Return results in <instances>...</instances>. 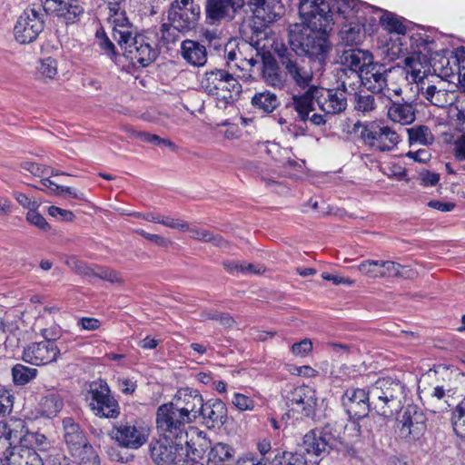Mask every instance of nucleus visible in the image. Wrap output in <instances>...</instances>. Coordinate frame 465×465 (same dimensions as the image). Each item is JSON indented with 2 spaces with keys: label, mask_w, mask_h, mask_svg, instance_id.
<instances>
[{
  "label": "nucleus",
  "mask_w": 465,
  "mask_h": 465,
  "mask_svg": "<svg viewBox=\"0 0 465 465\" xmlns=\"http://www.w3.org/2000/svg\"><path fill=\"white\" fill-rule=\"evenodd\" d=\"M148 450L155 465H173L183 450V441L178 442L177 440L161 436L151 440Z\"/></svg>",
  "instance_id": "nucleus-17"
},
{
  "label": "nucleus",
  "mask_w": 465,
  "mask_h": 465,
  "mask_svg": "<svg viewBox=\"0 0 465 465\" xmlns=\"http://www.w3.org/2000/svg\"><path fill=\"white\" fill-rule=\"evenodd\" d=\"M286 407L290 411L304 417H312L318 406L316 391L307 385H287L282 391Z\"/></svg>",
  "instance_id": "nucleus-7"
},
{
  "label": "nucleus",
  "mask_w": 465,
  "mask_h": 465,
  "mask_svg": "<svg viewBox=\"0 0 465 465\" xmlns=\"http://www.w3.org/2000/svg\"><path fill=\"white\" fill-rule=\"evenodd\" d=\"M419 89L422 97L431 105L443 108L452 104L451 94L445 88V83L441 79L436 84L422 82Z\"/></svg>",
  "instance_id": "nucleus-25"
},
{
  "label": "nucleus",
  "mask_w": 465,
  "mask_h": 465,
  "mask_svg": "<svg viewBox=\"0 0 465 465\" xmlns=\"http://www.w3.org/2000/svg\"><path fill=\"white\" fill-rule=\"evenodd\" d=\"M113 37L124 50L126 58L143 67L153 63L159 54L154 39L150 35L133 32L128 23H117L113 30Z\"/></svg>",
  "instance_id": "nucleus-2"
},
{
  "label": "nucleus",
  "mask_w": 465,
  "mask_h": 465,
  "mask_svg": "<svg viewBox=\"0 0 465 465\" xmlns=\"http://www.w3.org/2000/svg\"><path fill=\"white\" fill-rule=\"evenodd\" d=\"M94 278H99L112 283H121L123 282L118 272L96 264H94L90 280Z\"/></svg>",
  "instance_id": "nucleus-51"
},
{
  "label": "nucleus",
  "mask_w": 465,
  "mask_h": 465,
  "mask_svg": "<svg viewBox=\"0 0 465 465\" xmlns=\"http://www.w3.org/2000/svg\"><path fill=\"white\" fill-rule=\"evenodd\" d=\"M406 132L411 144L420 143L422 145H430L434 143V135L426 125H414L406 129Z\"/></svg>",
  "instance_id": "nucleus-42"
},
{
  "label": "nucleus",
  "mask_w": 465,
  "mask_h": 465,
  "mask_svg": "<svg viewBox=\"0 0 465 465\" xmlns=\"http://www.w3.org/2000/svg\"><path fill=\"white\" fill-rule=\"evenodd\" d=\"M339 432L330 423L320 429H314L305 434L302 448L308 454L323 456L336 447Z\"/></svg>",
  "instance_id": "nucleus-11"
},
{
  "label": "nucleus",
  "mask_w": 465,
  "mask_h": 465,
  "mask_svg": "<svg viewBox=\"0 0 465 465\" xmlns=\"http://www.w3.org/2000/svg\"><path fill=\"white\" fill-rule=\"evenodd\" d=\"M192 424L172 402L162 404L156 411V429L160 436L183 441L188 436L187 426Z\"/></svg>",
  "instance_id": "nucleus-6"
},
{
  "label": "nucleus",
  "mask_w": 465,
  "mask_h": 465,
  "mask_svg": "<svg viewBox=\"0 0 465 465\" xmlns=\"http://www.w3.org/2000/svg\"><path fill=\"white\" fill-rule=\"evenodd\" d=\"M45 14L39 8L25 10L18 17L14 28V35L17 42L22 45L30 44L36 40L44 30Z\"/></svg>",
  "instance_id": "nucleus-12"
},
{
  "label": "nucleus",
  "mask_w": 465,
  "mask_h": 465,
  "mask_svg": "<svg viewBox=\"0 0 465 465\" xmlns=\"http://www.w3.org/2000/svg\"><path fill=\"white\" fill-rule=\"evenodd\" d=\"M181 55L188 64L194 66H203L207 61L205 46L190 39L183 41L181 45Z\"/></svg>",
  "instance_id": "nucleus-30"
},
{
  "label": "nucleus",
  "mask_w": 465,
  "mask_h": 465,
  "mask_svg": "<svg viewBox=\"0 0 465 465\" xmlns=\"http://www.w3.org/2000/svg\"><path fill=\"white\" fill-rule=\"evenodd\" d=\"M299 13L304 23V26L331 27L332 15L331 3L325 0H301Z\"/></svg>",
  "instance_id": "nucleus-15"
},
{
  "label": "nucleus",
  "mask_w": 465,
  "mask_h": 465,
  "mask_svg": "<svg viewBox=\"0 0 465 465\" xmlns=\"http://www.w3.org/2000/svg\"><path fill=\"white\" fill-rule=\"evenodd\" d=\"M160 224H163L166 227L176 229L182 232L189 230V223L183 220L176 219L169 216H161L160 215Z\"/></svg>",
  "instance_id": "nucleus-58"
},
{
  "label": "nucleus",
  "mask_w": 465,
  "mask_h": 465,
  "mask_svg": "<svg viewBox=\"0 0 465 465\" xmlns=\"http://www.w3.org/2000/svg\"><path fill=\"white\" fill-rule=\"evenodd\" d=\"M247 5L254 17L264 26L278 20L283 13L279 0H248Z\"/></svg>",
  "instance_id": "nucleus-22"
},
{
  "label": "nucleus",
  "mask_w": 465,
  "mask_h": 465,
  "mask_svg": "<svg viewBox=\"0 0 465 465\" xmlns=\"http://www.w3.org/2000/svg\"><path fill=\"white\" fill-rule=\"evenodd\" d=\"M370 394L375 411L382 417H390L402 408L406 387L398 380L381 378L370 387Z\"/></svg>",
  "instance_id": "nucleus-3"
},
{
  "label": "nucleus",
  "mask_w": 465,
  "mask_h": 465,
  "mask_svg": "<svg viewBox=\"0 0 465 465\" xmlns=\"http://www.w3.org/2000/svg\"><path fill=\"white\" fill-rule=\"evenodd\" d=\"M364 143L378 152L393 150L401 142V136L391 127L372 124L361 131Z\"/></svg>",
  "instance_id": "nucleus-13"
},
{
  "label": "nucleus",
  "mask_w": 465,
  "mask_h": 465,
  "mask_svg": "<svg viewBox=\"0 0 465 465\" xmlns=\"http://www.w3.org/2000/svg\"><path fill=\"white\" fill-rule=\"evenodd\" d=\"M454 156L459 161H465V135L460 136L453 143Z\"/></svg>",
  "instance_id": "nucleus-64"
},
{
  "label": "nucleus",
  "mask_w": 465,
  "mask_h": 465,
  "mask_svg": "<svg viewBox=\"0 0 465 465\" xmlns=\"http://www.w3.org/2000/svg\"><path fill=\"white\" fill-rule=\"evenodd\" d=\"M440 64L442 74L450 76L457 74L459 81L465 84V59L460 62L457 56L451 55L450 59L442 57Z\"/></svg>",
  "instance_id": "nucleus-41"
},
{
  "label": "nucleus",
  "mask_w": 465,
  "mask_h": 465,
  "mask_svg": "<svg viewBox=\"0 0 465 465\" xmlns=\"http://www.w3.org/2000/svg\"><path fill=\"white\" fill-rule=\"evenodd\" d=\"M171 402L188 421L193 423L201 416L204 401L197 390L183 388L176 392Z\"/></svg>",
  "instance_id": "nucleus-18"
},
{
  "label": "nucleus",
  "mask_w": 465,
  "mask_h": 465,
  "mask_svg": "<svg viewBox=\"0 0 465 465\" xmlns=\"http://www.w3.org/2000/svg\"><path fill=\"white\" fill-rule=\"evenodd\" d=\"M96 35L100 39L99 46L104 51V53L110 58L115 57V46L113 42L104 33L100 35L99 32H97Z\"/></svg>",
  "instance_id": "nucleus-60"
},
{
  "label": "nucleus",
  "mask_w": 465,
  "mask_h": 465,
  "mask_svg": "<svg viewBox=\"0 0 465 465\" xmlns=\"http://www.w3.org/2000/svg\"><path fill=\"white\" fill-rule=\"evenodd\" d=\"M383 278L399 277L404 279H411L416 272L409 266H405L393 261H383Z\"/></svg>",
  "instance_id": "nucleus-43"
},
{
  "label": "nucleus",
  "mask_w": 465,
  "mask_h": 465,
  "mask_svg": "<svg viewBox=\"0 0 465 465\" xmlns=\"http://www.w3.org/2000/svg\"><path fill=\"white\" fill-rule=\"evenodd\" d=\"M306 88L307 90L304 93L294 94L290 103V106L295 110L299 119L302 122L307 121L310 113L314 110L313 103L316 102L318 104V93L321 92V88L316 85Z\"/></svg>",
  "instance_id": "nucleus-27"
},
{
  "label": "nucleus",
  "mask_w": 465,
  "mask_h": 465,
  "mask_svg": "<svg viewBox=\"0 0 465 465\" xmlns=\"http://www.w3.org/2000/svg\"><path fill=\"white\" fill-rule=\"evenodd\" d=\"M312 350V342L309 339H304L292 346V351L296 356H305Z\"/></svg>",
  "instance_id": "nucleus-62"
},
{
  "label": "nucleus",
  "mask_w": 465,
  "mask_h": 465,
  "mask_svg": "<svg viewBox=\"0 0 465 465\" xmlns=\"http://www.w3.org/2000/svg\"><path fill=\"white\" fill-rule=\"evenodd\" d=\"M110 435L120 446L137 450L147 441L149 430L134 421H119L114 425Z\"/></svg>",
  "instance_id": "nucleus-14"
},
{
  "label": "nucleus",
  "mask_w": 465,
  "mask_h": 465,
  "mask_svg": "<svg viewBox=\"0 0 465 465\" xmlns=\"http://www.w3.org/2000/svg\"><path fill=\"white\" fill-rule=\"evenodd\" d=\"M387 116L393 123L411 124L415 121V106L411 103L391 100L387 105Z\"/></svg>",
  "instance_id": "nucleus-29"
},
{
  "label": "nucleus",
  "mask_w": 465,
  "mask_h": 465,
  "mask_svg": "<svg viewBox=\"0 0 465 465\" xmlns=\"http://www.w3.org/2000/svg\"><path fill=\"white\" fill-rule=\"evenodd\" d=\"M331 27L304 26L294 25L289 30V44L296 52L302 53L313 62L318 70H324L328 57L332 50L329 39Z\"/></svg>",
  "instance_id": "nucleus-1"
},
{
  "label": "nucleus",
  "mask_w": 465,
  "mask_h": 465,
  "mask_svg": "<svg viewBox=\"0 0 465 465\" xmlns=\"http://www.w3.org/2000/svg\"><path fill=\"white\" fill-rule=\"evenodd\" d=\"M64 401L62 397L54 392L44 396L40 401V411L43 416L52 418L63 409Z\"/></svg>",
  "instance_id": "nucleus-40"
},
{
  "label": "nucleus",
  "mask_w": 465,
  "mask_h": 465,
  "mask_svg": "<svg viewBox=\"0 0 465 465\" xmlns=\"http://www.w3.org/2000/svg\"><path fill=\"white\" fill-rule=\"evenodd\" d=\"M179 31L173 26L172 23H164L160 28V39L164 45L175 43L179 39Z\"/></svg>",
  "instance_id": "nucleus-53"
},
{
  "label": "nucleus",
  "mask_w": 465,
  "mask_h": 465,
  "mask_svg": "<svg viewBox=\"0 0 465 465\" xmlns=\"http://www.w3.org/2000/svg\"><path fill=\"white\" fill-rule=\"evenodd\" d=\"M186 446L187 455H192L193 459L202 458L203 455L210 449L211 441L206 437V434L198 430L192 431L191 438L183 440V445Z\"/></svg>",
  "instance_id": "nucleus-34"
},
{
  "label": "nucleus",
  "mask_w": 465,
  "mask_h": 465,
  "mask_svg": "<svg viewBox=\"0 0 465 465\" xmlns=\"http://www.w3.org/2000/svg\"><path fill=\"white\" fill-rule=\"evenodd\" d=\"M235 461V450L229 444L216 442L210 447L207 465H232Z\"/></svg>",
  "instance_id": "nucleus-33"
},
{
  "label": "nucleus",
  "mask_w": 465,
  "mask_h": 465,
  "mask_svg": "<svg viewBox=\"0 0 465 465\" xmlns=\"http://www.w3.org/2000/svg\"><path fill=\"white\" fill-rule=\"evenodd\" d=\"M383 261L366 260L358 265V271L369 278H383Z\"/></svg>",
  "instance_id": "nucleus-50"
},
{
  "label": "nucleus",
  "mask_w": 465,
  "mask_h": 465,
  "mask_svg": "<svg viewBox=\"0 0 465 465\" xmlns=\"http://www.w3.org/2000/svg\"><path fill=\"white\" fill-rule=\"evenodd\" d=\"M60 349L54 340L34 342L24 350L23 359L34 365H44L56 361Z\"/></svg>",
  "instance_id": "nucleus-20"
},
{
  "label": "nucleus",
  "mask_w": 465,
  "mask_h": 465,
  "mask_svg": "<svg viewBox=\"0 0 465 465\" xmlns=\"http://www.w3.org/2000/svg\"><path fill=\"white\" fill-rule=\"evenodd\" d=\"M318 107L325 114H338L347 107V98L341 89H323L318 93Z\"/></svg>",
  "instance_id": "nucleus-24"
},
{
  "label": "nucleus",
  "mask_w": 465,
  "mask_h": 465,
  "mask_svg": "<svg viewBox=\"0 0 465 465\" xmlns=\"http://www.w3.org/2000/svg\"><path fill=\"white\" fill-rule=\"evenodd\" d=\"M6 465H44L39 454L25 446H14L4 453Z\"/></svg>",
  "instance_id": "nucleus-28"
},
{
  "label": "nucleus",
  "mask_w": 465,
  "mask_h": 465,
  "mask_svg": "<svg viewBox=\"0 0 465 465\" xmlns=\"http://www.w3.org/2000/svg\"><path fill=\"white\" fill-rule=\"evenodd\" d=\"M201 7L194 0H175L168 11V21L180 33H187L193 30L198 24Z\"/></svg>",
  "instance_id": "nucleus-10"
},
{
  "label": "nucleus",
  "mask_w": 465,
  "mask_h": 465,
  "mask_svg": "<svg viewBox=\"0 0 465 465\" xmlns=\"http://www.w3.org/2000/svg\"><path fill=\"white\" fill-rule=\"evenodd\" d=\"M13 196L16 200V202L22 207L27 209L28 212L36 210L41 204V203L37 199L31 198L28 195H26L25 193H23L20 192H14Z\"/></svg>",
  "instance_id": "nucleus-57"
},
{
  "label": "nucleus",
  "mask_w": 465,
  "mask_h": 465,
  "mask_svg": "<svg viewBox=\"0 0 465 465\" xmlns=\"http://www.w3.org/2000/svg\"><path fill=\"white\" fill-rule=\"evenodd\" d=\"M37 370L22 364H16L12 369L14 382L17 385H25L35 378Z\"/></svg>",
  "instance_id": "nucleus-47"
},
{
  "label": "nucleus",
  "mask_w": 465,
  "mask_h": 465,
  "mask_svg": "<svg viewBox=\"0 0 465 465\" xmlns=\"http://www.w3.org/2000/svg\"><path fill=\"white\" fill-rule=\"evenodd\" d=\"M89 393V406L95 416L107 419H116L119 416V404L111 394L106 381L99 380L92 382Z\"/></svg>",
  "instance_id": "nucleus-9"
},
{
  "label": "nucleus",
  "mask_w": 465,
  "mask_h": 465,
  "mask_svg": "<svg viewBox=\"0 0 465 465\" xmlns=\"http://www.w3.org/2000/svg\"><path fill=\"white\" fill-rule=\"evenodd\" d=\"M342 405L346 412L351 418L361 420L362 426H370L368 431L371 430V419L368 413L372 405L370 394V389L366 391L363 389L350 388L347 389L341 398ZM355 428H358L359 434H361L360 423H353Z\"/></svg>",
  "instance_id": "nucleus-8"
},
{
  "label": "nucleus",
  "mask_w": 465,
  "mask_h": 465,
  "mask_svg": "<svg viewBox=\"0 0 465 465\" xmlns=\"http://www.w3.org/2000/svg\"><path fill=\"white\" fill-rule=\"evenodd\" d=\"M200 417L213 427L223 425L226 421L227 408L221 400L208 401L203 402Z\"/></svg>",
  "instance_id": "nucleus-31"
},
{
  "label": "nucleus",
  "mask_w": 465,
  "mask_h": 465,
  "mask_svg": "<svg viewBox=\"0 0 465 465\" xmlns=\"http://www.w3.org/2000/svg\"><path fill=\"white\" fill-rule=\"evenodd\" d=\"M380 24L390 33L403 35L406 32V27L401 21L395 15L390 12L383 13L380 18Z\"/></svg>",
  "instance_id": "nucleus-48"
},
{
  "label": "nucleus",
  "mask_w": 465,
  "mask_h": 465,
  "mask_svg": "<svg viewBox=\"0 0 465 465\" xmlns=\"http://www.w3.org/2000/svg\"><path fill=\"white\" fill-rule=\"evenodd\" d=\"M391 68L381 63H375L373 60L363 71V86L371 93H381L387 87L388 74Z\"/></svg>",
  "instance_id": "nucleus-23"
},
{
  "label": "nucleus",
  "mask_w": 465,
  "mask_h": 465,
  "mask_svg": "<svg viewBox=\"0 0 465 465\" xmlns=\"http://www.w3.org/2000/svg\"><path fill=\"white\" fill-rule=\"evenodd\" d=\"M331 12L336 11L344 18L356 16L362 8H368L365 2L358 0H331Z\"/></svg>",
  "instance_id": "nucleus-37"
},
{
  "label": "nucleus",
  "mask_w": 465,
  "mask_h": 465,
  "mask_svg": "<svg viewBox=\"0 0 465 465\" xmlns=\"http://www.w3.org/2000/svg\"><path fill=\"white\" fill-rule=\"evenodd\" d=\"M26 221L43 231H47L50 228L45 217L38 213L36 210L27 212Z\"/></svg>",
  "instance_id": "nucleus-59"
},
{
  "label": "nucleus",
  "mask_w": 465,
  "mask_h": 465,
  "mask_svg": "<svg viewBox=\"0 0 465 465\" xmlns=\"http://www.w3.org/2000/svg\"><path fill=\"white\" fill-rule=\"evenodd\" d=\"M63 427L64 441L70 449L71 453L87 444L83 430L72 418H64L63 420Z\"/></svg>",
  "instance_id": "nucleus-32"
},
{
  "label": "nucleus",
  "mask_w": 465,
  "mask_h": 465,
  "mask_svg": "<svg viewBox=\"0 0 465 465\" xmlns=\"http://www.w3.org/2000/svg\"><path fill=\"white\" fill-rule=\"evenodd\" d=\"M272 465H307V460L302 453L277 451Z\"/></svg>",
  "instance_id": "nucleus-44"
},
{
  "label": "nucleus",
  "mask_w": 465,
  "mask_h": 465,
  "mask_svg": "<svg viewBox=\"0 0 465 465\" xmlns=\"http://www.w3.org/2000/svg\"><path fill=\"white\" fill-rule=\"evenodd\" d=\"M407 74H411L412 80L416 83L426 82L427 63L425 56L420 57L419 54H412L403 59Z\"/></svg>",
  "instance_id": "nucleus-36"
},
{
  "label": "nucleus",
  "mask_w": 465,
  "mask_h": 465,
  "mask_svg": "<svg viewBox=\"0 0 465 465\" xmlns=\"http://www.w3.org/2000/svg\"><path fill=\"white\" fill-rule=\"evenodd\" d=\"M41 74L46 78L53 79L57 74V62L52 57H46L41 61L39 67Z\"/></svg>",
  "instance_id": "nucleus-55"
},
{
  "label": "nucleus",
  "mask_w": 465,
  "mask_h": 465,
  "mask_svg": "<svg viewBox=\"0 0 465 465\" xmlns=\"http://www.w3.org/2000/svg\"><path fill=\"white\" fill-rule=\"evenodd\" d=\"M244 0H206L205 15L212 25L230 22L243 7Z\"/></svg>",
  "instance_id": "nucleus-19"
},
{
  "label": "nucleus",
  "mask_w": 465,
  "mask_h": 465,
  "mask_svg": "<svg viewBox=\"0 0 465 465\" xmlns=\"http://www.w3.org/2000/svg\"><path fill=\"white\" fill-rule=\"evenodd\" d=\"M279 64L286 76L301 88L311 86L314 74H322L324 70H318L313 62L302 56L293 48L282 46L276 50Z\"/></svg>",
  "instance_id": "nucleus-4"
},
{
  "label": "nucleus",
  "mask_w": 465,
  "mask_h": 465,
  "mask_svg": "<svg viewBox=\"0 0 465 465\" xmlns=\"http://www.w3.org/2000/svg\"><path fill=\"white\" fill-rule=\"evenodd\" d=\"M377 107L373 94L363 93H355L354 109L358 112L369 114Z\"/></svg>",
  "instance_id": "nucleus-49"
},
{
  "label": "nucleus",
  "mask_w": 465,
  "mask_h": 465,
  "mask_svg": "<svg viewBox=\"0 0 465 465\" xmlns=\"http://www.w3.org/2000/svg\"><path fill=\"white\" fill-rule=\"evenodd\" d=\"M341 44L346 46L361 45L365 38L364 25L360 22H351L344 25L340 33Z\"/></svg>",
  "instance_id": "nucleus-35"
},
{
  "label": "nucleus",
  "mask_w": 465,
  "mask_h": 465,
  "mask_svg": "<svg viewBox=\"0 0 465 465\" xmlns=\"http://www.w3.org/2000/svg\"><path fill=\"white\" fill-rule=\"evenodd\" d=\"M65 264L76 274L91 278L94 264H87L84 261L77 259L75 256H68L65 259Z\"/></svg>",
  "instance_id": "nucleus-52"
},
{
  "label": "nucleus",
  "mask_w": 465,
  "mask_h": 465,
  "mask_svg": "<svg viewBox=\"0 0 465 465\" xmlns=\"http://www.w3.org/2000/svg\"><path fill=\"white\" fill-rule=\"evenodd\" d=\"M373 59V54L369 50L351 48L342 51L337 62L341 64V72L343 74L348 73L362 74Z\"/></svg>",
  "instance_id": "nucleus-21"
},
{
  "label": "nucleus",
  "mask_w": 465,
  "mask_h": 465,
  "mask_svg": "<svg viewBox=\"0 0 465 465\" xmlns=\"http://www.w3.org/2000/svg\"><path fill=\"white\" fill-rule=\"evenodd\" d=\"M13 407V396L8 391H0V415L9 413Z\"/></svg>",
  "instance_id": "nucleus-61"
},
{
  "label": "nucleus",
  "mask_w": 465,
  "mask_h": 465,
  "mask_svg": "<svg viewBox=\"0 0 465 465\" xmlns=\"http://www.w3.org/2000/svg\"><path fill=\"white\" fill-rule=\"evenodd\" d=\"M201 86L209 95L229 104L240 95L242 85L237 78L223 69H214L204 74Z\"/></svg>",
  "instance_id": "nucleus-5"
},
{
  "label": "nucleus",
  "mask_w": 465,
  "mask_h": 465,
  "mask_svg": "<svg viewBox=\"0 0 465 465\" xmlns=\"http://www.w3.org/2000/svg\"><path fill=\"white\" fill-rule=\"evenodd\" d=\"M339 77L341 80V87L338 89L344 91V95H346V94H353L355 95L356 90L363 85L362 74L361 73H348L347 74H343L341 72Z\"/></svg>",
  "instance_id": "nucleus-45"
},
{
  "label": "nucleus",
  "mask_w": 465,
  "mask_h": 465,
  "mask_svg": "<svg viewBox=\"0 0 465 465\" xmlns=\"http://www.w3.org/2000/svg\"><path fill=\"white\" fill-rule=\"evenodd\" d=\"M20 167L22 170L30 173L32 175L36 177H44L45 174H49V167L42 165L36 163L25 161L21 163Z\"/></svg>",
  "instance_id": "nucleus-56"
},
{
  "label": "nucleus",
  "mask_w": 465,
  "mask_h": 465,
  "mask_svg": "<svg viewBox=\"0 0 465 465\" xmlns=\"http://www.w3.org/2000/svg\"><path fill=\"white\" fill-rule=\"evenodd\" d=\"M426 418L417 406L408 405L398 419V434L407 441L419 440L426 430Z\"/></svg>",
  "instance_id": "nucleus-16"
},
{
  "label": "nucleus",
  "mask_w": 465,
  "mask_h": 465,
  "mask_svg": "<svg viewBox=\"0 0 465 465\" xmlns=\"http://www.w3.org/2000/svg\"><path fill=\"white\" fill-rule=\"evenodd\" d=\"M43 8L45 12L64 18L66 23H74L84 12L76 0H45Z\"/></svg>",
  "instance_id": "nucleus-26"
},
{
  "label": "nucleus",
  "mask_w": 465,
  "mask_h": 465,
  "mask_svg": "<svg viewBox=\"0 0 465 465\" xmlns=\"http://www.w3.org/2000/svg\"><path fill=\"white\" fill-rule=\"evenodd\" d=\"M232 403L241 411H253L255 407V402L252 399L238 392L233 394Z\"/></svg>",
  "instance_id": "nucleus-54"
},
{
  "label": "nucleus",
  "mask_w": 465,
  "mask_h": 465,
  "mask_svg": "<svg viewBox=\"0 0 465 465\" xmlns=\"http://www.w3.org/2000/svg\"><path fill=\"white\" fill-rule=\"evenodd\" d=\"M264 82L272 87L282 89L286 85V74L274 63H264L262 69Z\"/></svg>",
  "instance_id": "nucleus-39"
},
{
  "label": "nucleus",
  "mask_w": 465,
  "mask_h": 465,
  "mask_svg": "<svg viewBox=\"0 0 465 465\" xmlns=\"http://www.w3.org/2000/svg\"><path fill=\"white\" fill-rule=\"evenodd\" d=\"M72 455L77 460L80 465H99V456L90 444H85L79 450L72 452Z\"/></svg>",
  "instance_id": "nucleus-46"
},
{
  "label": "nucleus",
  "mask_w": 465,
  "mask_h": 465,
  "mask_svg": "<svg viewBox=\"0 0 465 465\" xmlns=\"http://www.w3.org/2000/svg\"><path fill=\"white\" fill-rule=\"evenodd\" d=\"M252 104L254 108L270 114L280 105V100L274 93L265 90L252 96Z\"/></svg>",
  "instance_id": "nucleus-38"
},
{
  "label": "nucleus",
  "mask_w": 465,
  "mask_h": 465,
  "mask_svg": "<svg viewBox=\"0 0 465 465\" xmlns=\"http://www.w3.org/2000/svg\"><path fill=\"white\" fill-rule=\"evenodd\" d=\"M451 423L455 434L461 440H465V416H451Z\"/></svg>",
  "instance_id": "nucleus-63"
}]
</instances>
